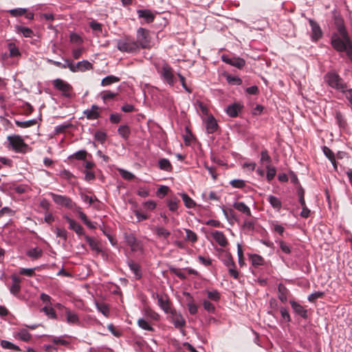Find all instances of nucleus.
Instances as JSON below:
<instances>
[{
	"label": "nucleus",
	"instance_id": "obj_1",
	"mask_svg": "<svg viewBox=\"0 0 352 352\" xmlns=\"http://www.w3.org/2000/svg\"><path fill=\"white\" fill-rule=\"evenodd\" d=\"M338 34H333L331 45L338 52H345L348 58L352 62V43L343 25L338 27Z\"/></svg>",
	"mask_w": 352,
	"mask_h": 352
},
{
	"label": "nucleus",
	"instance_id": "obj_2",
	"mask_svg": "<svg viewBox=\"0 0 352 352\" xmlns=\"http://www.w3.org/2000/svg\"><path fill=\"white\" fill-rule=\"evenodd\" d=\"M155 68L164 82L170 87L175 85L177 79L174 74L173 69L169 64L166 62H164L162 66L156 65Z\"/></svg>",
	"mask_w": 352,
	"mask_h": 352
},
{
	"label": "nucleus",
	"instance_id": "obj_3",
	"mask_svg": "<svg viewBox=\"0 0 352 352\" xmlns=\"http://www.w3.org/2000/svg\"><path fill=\"white\" fill-rule=\"evenodd\" d=\"M9 149L16 153H25L28 150V145L24 142L23 139L19 135H8L7 137Z\"/></svg>",
	"mask_w": 352,
	"mask_h": 352
},
{
	"label": "nucleus",
	"instance_id": "obj_4",
	"mask_svg": "<svg viewBox=\"0 0 352 352\" xmlns=\"http://www.w3.org/2000/svg\"><path fill=\"white\" fill-rule=\"evenodd\" d=\"M117 48L122 52L133 53L139 50V45L133 38L124 37L117 41Z\"/></svg>",
	"mask_w": 352,
	"mask_h": 352
},
{
	"label": "nucleus",
	"instance_id": "obj_5",
	"mask_svg": "<svg viewBox=\"0 0 352 352\" xmlns=\"http://www.w3.org/2000/svg\"><path fill=\"white\" fill-rule=\"evenodd\" d=\"M324 78L325 81L330 87L340 91L345 95L346 89V85L338 74L335 72H329L325 75Z\"/></svg>",
	"mask_w": 352,
	"mask_h": 352
},
{
	"label": "nucleus",
	"instance_id": "obj_6",
	"mask_svg": "<svg viewBox=\"0 0 352 352\" xmlns=\"http://www.w3.org/2000/svg\"><path fill=\"white\" fill-rule=\"evenodd\" d=\"M49 195L52 197L54 202L58 206L64 207L72 210L76 205V204L67 196L56 194L52 192H49Z\"/></svg>",
	"mask_w": 352,
	"mask_h": 352
},
{
	"label": "nucleus",
	"instance_id": "obj_7",
	"mask_svg": "<svg viewBox=\"0 0 352 352\" xmlns=\"http://www.w3.org/2000/svg\"><path fill=\"white\" fill-rule=\"evenodd\" d=\"M139 47L148 48L150 47V37L148 30L144 28H140L137 31V41H135Z\"/></svg>",
	"mask_w": 352,
	"mask_h": 352
},
{
	"label": "nucleus",
	"instance_id": "obj_8",
	"mask_svg": "<svg viewBox=\"0 0 352 352\" xmlns=\"http://www.w3.org/2000/svg\"><path fill=\"white\" fill-rule=\"evenodd\" d=\"M52 84L56 89L62 92L64 96L67 98L71 96L72 86L69 83L62 79L56 78L53 80Z\"/></svg>",
	"mask_w": 352,
	"mask_h": 352
},
{
	"label": "nucleus",
	"instance_id": "obj_9",
	"mask_svg": "<svg viewBox=\"0 0 352 352\" xmlns=\"http://www.w3.org/2000/svg\"><path fill=\"white\" fill-rule=\"evenodd\" d=\"M124 239L127 245L131 248L133 252H142L143 250L142 242L138 241L133 234L124 235Z\"/></svg>",
	"mask_w": 352,
	"mask_h": 352
},
{
	"label": "nucleus",
	"instance_id": "obj_10",
	"mask_svg": "<svg viewBox=\"0 0 352 352\" xmlns=\"http://www.w3.org/2000/svg\"><path fill=\"white\" fill-rule=\"evenodd\" d=\"M170 320L177 329H182L186 325V320L181 313L173 309L170 313Z\"/></svg>",
	"mask_w": 352,
	"mask_h": 352
},
{
	"label": "nucleus",
	"instance_id": "obj_11",
	"mask_svg": "<svg viewBox=\"0 0 352 352\" xmlns=\"http://www.w3.org/2000/svg\"><path fill=\"white\" fill-rule=\"evenodd\" d=\"M311 28V38L312 41H318L322 36V32L319 25L313 19L309 20Z\"/></svg>",
	"mask_w": 352,
	"mask_h": 352
},
{
	"label": "nucleus",
	"instance_id": "obj_12",
	"mask_svg": "<svg viewBox=\"0 0 352 352\" xmlns=\"http://www.w3.org/2000/svg\"><path fill=\"white\" fill-rule=\"evenodd\" d=\"M204 122L206 125V129L208 133H213L217 131L219 126L213 116H208L204 120Z\"/></svg>",
	"mask_w": 352,
	"mask_h": 352
},
{
	"label": "nucleus",
	"instance_id": "obj_13",
	"mask_svg": "<svg viewBox=\"0 0 352 352\" xmlns=\"http://www.w3.org/2000/svg\"><path fill=\"white\" fill-rule=\"evenodd\" d=\"M100 113V108L96 104H92L90 109H87L83 112L88 120H96L99 118Z\"/></svg>",
	"mask_w": 352,
	"mask_h": 352
},
{
	"label": "nucleus",
	"instance_id": "obj_14",
	"mask_svg": "<svg viewBox=\"0 0 352 352\" xmlns=\"http://www.w3.org/2000/svg\"><path fill=\"white\" fill-rule=\"evenodd\" d=\"M222 60L223 62L234 66L238 69L243 68L245 65V61L239 57H232L229 58L225 56H222Z\"/></svg>",
	"mask_w": 352,
	"mask_h": 352
},
{
	"label": "nucleus",
	"instance_id": "obj_15",
	"mask_svg": "<svg viewBox=\"0 0 352 352\" xmlns=\"http://www.w3.org/2000/svg\"><path fill=\"white\" fill-rule=\"evenodd\" d=\"M64 218L68 222L69 229L74 230L78 236H85L86 234L84 232L83 228L79 223L68 216H65Z\"/></svg>",
	"mask_w": 352,
	"mask_h": 352
},
{
	"label": "nucleus",
	"instance_id": "obj_16",
	"mask_svg": "<svg viewBox=\"0 0 352 352\" xmlns=\"http://www.w3.org/2000/svg\"><path fill=\"white\" fill-rule=\"evenodd\" d=\"M243 105L240 103H233L226 109V113L231 118H236L241 111Z\"/></svg>",
	"mask_w": 352,
	"mask_h": 352
},
{
	"label": "nucleus",
	"instance_id": "obj_17",
	"mask_svg": "<svg viewBox=\"0 0 352 352\" xmlns=\"http://www.w3.org/2000/svg\"><path fill=\"white\" fill-rule=\"evenodd\" d=\"M153 230L159 239H162L164 241H166V244H168L169 242L168 238L170 234L169 230H168L166 228L162 226H159L154 227L153 228Z\"/></svg>",
	"mask_w": 352,
	"mask_h": 352
},
{
	"label": "nucleus",
	"instance_id": "obj_18",
	"mask_svg": "<svg viewBox=\"0 0 352 352\" xmlns=\"http://www.w3.org/2000/svg\"><path fill=\"white\" fill-rule=\"evenodd\" d=\"M211 236L215 242L221 247H226L228 243L225 234L221 231H213L211 232Z\"/></svg>",
	"mask_w": 352,
	"mask_h": 352
},
{
	"label": "nucleus",
	"instance_id": "obj_19",
	"mask_svg": "<svg viewBox=\"0 0 352 352\" xmlns=\"http://www.w3.org/2000/svg\"><path fill=\"white\" fill-rule=\"evenodd\" d=\"M290 305L296 314L300 316L303 318H307L308 317L307 310L298 302L294 300H291Z\"/></svg>",
	"mask_w": 352,
	"mask_h": 352
},
{
	"label": "nucleus",
	"instance_id": "obj_20",
	"mask_svg": "<svg viewBox=\"0 0 352 352\" xmlns=\"http://www.w3.org/2000/svg\"><path fill=\"white\" fill-rule=\"evenodd\" d=\"M233 207L248 217H251L252 215L250 208L244 202L236 201L233 204Z\"/></svg>",
	"mask_w": 352,
	"mask_h": 352
},
{
	"label": "nucleus",
	"instance_id": "obj_21",
	"mask_svg": "<svg viewBox=\"0 0 352 352\" xmlns=\"http://www.w3.org/2000/svg\"><path fill=\"white\" fill-rule=\"evenodd\" d=\"M137 12L138 16L143 18L148 23L153 22L154 20V14L149 10H138Z\"/></svg>",
	"mask_w": 352,
	"mask_h": 352
},
{
	"label": "nucleus",
	"instance_id": "obj_22",
	"mask_svg": "<svg viewBox=\"0 0 352 352\" xmlns=\"http://www.w3.org/2000/svg\"><path fill=\"white\" fill-rule=\"evenodd\" d=\"M157 304L166 314H169L172 310H173L171 308L168 300L163 296H157Z\"/></svg>",
	"mask_w": 352,
	"mask_h": 352
},
{
	"label": "nucleus",
	"instance_id": "obj_23",
	"mask_svg": "<svg viewBox=\"0 0 352 352\" xmlns=\"http://www.w3.org/2000/svg\"><path fill=\"white\" fill-rule=\"evenodd\" d=\"M127 264L131 271L133 273L135 278H140L142 277V272L140 265L131 260L128 261Z\"/></svg>",
	"mask_w": 352,
	"mask_h": 352
},
{
	"label": "nucleus",
	"instance_id": "obj_24",
	"mask_svg": "<svg viewBox=\"0 0 352 352\" xmlns=\"http://www.w3.org/2000/svg\"><path fill=\"white\" fill-rule=\"evenodd\" d=\"M267 201L272 207L275 209L277 212H279L282 207V202L279 198L274 195H269L267 197Z\"/></svg>",
	"mask_w": 352,
	"mask_h": 352
},
{
	"label": "nucleus",
	"instance_id": "obj_25",
	"mask_svg": "<svg viewBox=\"0 0 352 352\" xmlns=\"http://www.w3.org/2000/svg\"><path fill=\"white\" fill-rule=\"evenodd\" d=\"M14 336L15 338L24 342L30 341L32 338L31 334L25 329H20L14 335Z\"/></svg>",
	"mask_w": 352,
	"mask_h": 352
},
{
	"label": "nucleus",
	"instance_id": "obj_26",
	"mask_svg": "<svg viewBox=\"0 0 352 352\" xmlns=\"http://www.w3.org/2000/svg\"><path fill=\"white\" fill-rule=\"evenodd\" d=\"M26 255L32 260H36L42 256L43 250L39 248H32L26 252Z\"/></svg>",
	"mask_w": 352,
	"mask_h": 352
},
{
	"label": "nucleus",
	"instance_id": "obj_27",
	"mask_svg": "<svg viewBox=\"0 0 352 352\" xmlns=\"http://www.w3.org/2000/svg\"><path fill=\"white\" fill-rule=\"evenodd\" d=\"M65 314L67 322L69 324H76L79 322L78 316L74 312L65 308Z\"/></svg>",
	"mask_w": 352,
	"mask_h": 352
},
{
	"label": "nucleus",
	"instance_id": "obj_28",
	"mask_svg": "<svg viewBox=\"0 0 352 352\" xmlns=\"http://www.w3.org/2000/svg\"><path fill=\"white\" fill-rule=\"evenodd\" d=\"M250 261L252 265L254 267H258L260 265H263L264 264L263 258L258 254H250L249 255Z\"/></svg>",
	"mask_w": 352,
	"mask_h": 352
},
{
	"label": "nucleus",
	"instance_id": "obj_29",
	"mask_svg": "<svg viewBox=\"0 0 352 352\" xmlns=\"http://www.w3.org/2000/svg\"><path fill=\"white\" fill-rule=\"evenodd\" d=\"M76 67H77V72H85L86 70H89L92 68V65L87 60H82L79 61L76 64Z\"/></svg>",
	"mask_w": 352,
	"mask_h": 352
},
{
	"label": "nucleus",
	"instance_id": "obj_30",
	"mask_svg": "<svg viewBox=\"0 0 352 352\" xmlns=\"http://www.w3.org/2000/svg\"><path fill=\"white\" fill-rule=\"evenodd\" d=\"M120 81V78L117 76L109 75L104 78L101 81V85L103 87L110 85L113 83L118 82Z\"/></svg>",
	"mask_w": 352,
	"mask_h": 352
},
{
	"label": "nucleus",
	"instance_id": "obj_31",
	"mask_svg": "<svg viewBox=\"0 0 352 352\" xmlns=\"http://www.w3.org/2000/svg\"><path fill=\"white\" fill-rule=\"evenodd\" d=\"M89 26L96 36H99L102 34V25L96 21H91Z\"/></svg>",
	"mask_w": 352,
	"mask_h": 352
},
{
	"label": "nucleus",
	"instance_id": "obj_32",
	"mask_svg": "<svg viewBox=\"0 0 352 352\" xmlns=\"http://www.w3.org/2000/svg\"><path fill=\"white\" fill-rule=\"evenodd\" d=\"M278 290L279 300L283 302H286L287 300V288L283 284H279L278 286Z\"/></svg>",
	"mask_w": 352,
	"mask_h": 352
},
{
	"label": "nucleus",
	"instance_id": "obj_33",
	"mask_svg": "<svg viewBox=\"0 0 352 352\" xmlns=\"http://www.w3.org/2000/svg\"><path fill=\"white\" fill-rule=\"evenodd\" d=\"M85 239L86 241L89 243L92 250H94L98 253L101 252V249L99 246V244L96 240L89 236L88 235H85Z\"/></svg>",
	"mask_w": 352,
	"mask_h": 352
},
{
	"label": "nucleus",
	"instance_id": "obj_34",
	"mask_svg": "<svg viewBox=\"0 0 352 352\" xmlns=\"http://www.w3.org/2000/svg\"><path fill=\"white\" fill-rule=\"evenodd\" d=\"M118 134L124 140H127L130 135L131 130L129 126L124 124L119 126L118 129Z\"/></svg>",
	"mask_w": 352,
	"mask_h": 352
},
{
	"label": "nucleus",
	"instance_id": "obj_35",
	"mask_svg": "<svg viewBox=\"0 0 352 352\" xmlns=\"http://www.w3.org/2000/svg\"><path fill=\"white\" fill-rule=\"evenodd\" d=\"M138 325L139 327L144 330L149 331H153L154 328L152 327V325L145 319L144 318H140L138 320Z\"/></svg>",
	"mask_w": 352,
	"mask_h": 352
},
{
	"label": "nucleus",
	"instance_id": "obj_36",
	"mask_svg": "<svg viewBox=\"0 0 352 352\" xmlns=\"http://www.w3.org/2000/svg\"><path fill=\"white\" fill-rule=\"evenodd\" d=\"M8 49L9 50V56L10 57H16L21 55L19 48L14 43H9L8 44Z\"/></svg>",
	"mask_w": 352,
	"mask_h": 352
},
{
	"label": "nucleus",
	"instance_id": "obj_37",
	"mask_svg": "<svg viewBox=\"0 0 352 352\" xmlns=\"http://www.w3.org/2000/svg\"><path fill=\"white\" fill-rule=\"evenodd\" d=\"M159 167L161 170L166 171H170L172 170V166L170 161L168 159L162 158L159 160Z\"/></svg>",
	"mask_w": 352,
	"mask_h": 352
},
{
	"label": "nucleus",
	"instance_id": "obj_38",
	"mask_svg": "<svg viewBox=\"0 0 352 352\" xmlns=\"http://www.w3.org/2000/svg\"><path fill=\"white\" fill-rule=\"evenodd\" d=\"M117 95V93L112 92L111 91H104L100 94L101 98L104 103L109 100H113Z\"/></svg>",
	"mask_w": 352,
	"mask_h": 352
},
{
	"label": "nucleus",
	"instance_id": "obj_39",
	"mask_svg": "<svg viewBox=\"0 0 352 352\" xmlns=\"http://www.w3.org/2000/svg\"><path fill=\"white\" fill-rule=\"evenodd\" d=\"M96 306L98 311L102 313L105 317H108L109 315V308L106 303L104 302H96Z\"/></svg>",
	"mask_w": 352,
	"mask_h": 352
},
{
	"label": "nucleus",
	"instance_id": "obj_40",
	"mask_svg": "<svg viewBox=\"0 0 352 352\" xmlns=\"http://www.w3.org/2000/svg\"><path fill=\"white\" fill-rule=\"evenodd\" d=\"M16 29L18 32L21 33L25 37L30 38L33 35V31L29 28L17 25Z\"/></svg>",
	"mask_w": 352,
	"mask_h": 352
},
{
	"label": "nucleus",
	"instance_id": "obj_41",
	"mask_svg": "<svg viewBox=\"0 0 352 352\" xmlns=\"http://www.w3.org/2000/svg\"><path fill=\"white\" fill-rule=\"evenodd\" d=\"M27 8H18L9 10L8 12H9L10 14L13 17H19L25 14L27 12Z\"/></svg>",
	"mask_w": 352,
	"mask_h": 352
},
{
	"label": "nucleus",
	"instance_id": "obj_42",
	"mask_svg": "<svg viewBox=\"0 0 352 352\" xmlns=\"http://www.w3.org/2000/svg\"><path fill=\"white\" fill-rule=\"evenodd\" d=\"M184 230L186 234V236L185 238L186 241H190L192 243H194L197 241L198 237H197V234L195 232H193L192 230H191L190 229H184Z\"/></svg>",
	"mask_w": 352,
	"mask_h": 352
},
{
	"label": "nucleus",
	"instance_id": "obj_43",
	"mask_svg": "<svg viewBox=\"0 0 352 352\" xmlns=\"http://www.w3.org/2000/svg\"><path fill=\"white\" fill-rule=\"evenodd\" d=\"M87 155V152L85 150H80L69 155L68 159L75 158L78 160H85L86 159Z\"/></svg>",
	"mask_w": 352,
	"mask_h": 352
},
{
	"label": "nucleus",
	"instance_id": "obj_44",
	"mask_svg": "<svg viewBox=\"0 0 352 352\" xmlns=\"http://www.w3.org/2000/svg\"><path fill=\"white\" fill-rule=\"evenodd\" d=\"M1 346L3 349L16 350V351L21 350L19 346L12 343L10 341L5 340H3L1 341Z\"/></svg>",
	"mask_w": 352,
	"mask_h": 352
},
{
	"label": "nucleus",
	"instance_id": "obj_45",
	"mask_svg": "<svg viewBox=\"0 0 352 352\" xmlns=\"http://www.w3.org/2000/svg\"><path fill=\"white\" fill-rule=\"evenodd\" d=\"M15 123L17 126L21 128H28L36 124V120H29L26 121L15 120Z\"/></svg>",
	"mask_w": 352,
	"mask_h": 352
},
{
	"label": "nucleus",
	"instance_id": "obj_46",
	"mask_svg": "<svg viewBox=\"0 0 352 352\" xmlns=\"http://www.w3.org/2000/svg\"><path fill=\"white\" fill-rule=\"evenodd\" d=\"M42 311H43L46 316L49 318L52 319H56V314L54 311V309L50 307V305H45L44 307L42 308Z\"/></svg>",
	"mask_w": 352,
	"mask_h": 352
},
{
	"label": "nucleus",
	"instance_id": "obj_47",
	"mask_svg": "<svg viewBox=\"0 0 352 352\" xmlns=\"http://www.w3.org/2000/svg\"><path fill=\"white\" fill-rule=\"evenodd\" d=\"M181 197L182 198L183 201L184 202L185 206L188 208H192L195 206V201L186 194L182 193L181 194Z\"/></svg>",
	"mask_w": 352,
	"mask_h": 352
},
{
	"label": "nucleus",
	"instance_id": "obj_48",
	"mask_svg": "<svg viewBox=\"0 0 352 352\" xmlns=\"http://www.w3.org/2000/svg\"><path fill=\"white\" fill-rule=\"evenodd\" d=\"M206 294H207L208 298L211 300L217 302L220 299L221 295L216 289L212 291L206 290Z\"/></svg>",
	"mask_w": 352,
	"mask_h": 352
},
{
	"label": "nucleus",
	"instance_id": "obj_49",
	"mask_svg": "<svg viewBox=\"0 0 352 352\" xmlns=\"http://www.w3.org/2000/svg\"><path fill=\"white\" fill-rule=\"evenodd\" d=\"M255 222L252 219H245L243 223V228L248 232L252 231L254 229Z\"/></svg>",
	"mask_w": 352,
	"mask_h": 352
},
{
	"label": "nucleus",
	"instance_id": "obj_50",
	"mask_svg": "<svg viewBox=\"0 0 352 352\" xmlns=\"http://www.w3.org/2000/svg\"><path fill=\"white\" fill-rule=\"evenodd\" d=\"M118 172L122 177L124 179L131 180L135 177V175L132 173L123 168H118Z\"/></svg>",
	"mask_w": 352,
	"mask_h": 352
},
{
	"label": "nucleus",
	"instance_id": "obj_51",
	"mask_svg": "<svg viewBox=\"0 0 352 352\" xmlns=\"http://www.w3.org/2000/svg\"><path fill=\"white\" fill-rule=\"evenodd\" d=\"M203 307L205 310H206L209 313H214L215 307L212 303H211L208 300L204 299L202 302Z\"/></svg>",
	"mask_w": 352,
	"mask_h": 352
},
{
	"label": "nucleus",
	"instance_id": "obj_52",
	"mask_svg": "<svg viewBox=\"0 0 352 352\" xmlns=\"http://www.w3.org/2000/svg\"><path fill=\"white\" fill-rule=\"evenodd\" d=\"M72 210L78 214L79 218L84 223L88 220L87 215L82 212L80 206L76 205L75 208H74Z\"/></svg>",
	"mask_w": 352,
	"mask_h": 352
},
{
	"label": "nucleus",
	"instance_id": "obj_53",
	"mask_svg": "<svg viewBox=\"0 0 352 352\" xmlns=\"http://www.w3.org/2000/svg\"><path fill=\"white\" fill-rule=\"evenodd\" d=\"M266 168H267L266 177H267V179L269 182H270L274 178L276 173V170L275 167H272L270 166H267Z\"/></svg>",
	"mask_w": 352,
	"mask_h": 352
},
{
	"label": "nucleus",
	"instance_id": "obj_54",
	"mask_svg": "<svg viewBox=\"0 0 352 352\" xmlns=\"http://www.w3.org/2000/svg\"><path fill=\"white\" fill-rule=\"evenodd\" d=\"M276 243H278L279 247L283 252L285 254H289L291 252V248L287 243L282 240L276 241Z\"/></svg>",
	"mask_w": 352,
	"mask_h": 352
},
{
	"label": "nucleus",
	"instance_id": "obj_55",
	"mask_svg": "<svg viewBox=\"0 0 352 352\" xmlns=\"http://www.w3.org/2000/svg\"><path fill=\"white\" fill-rule=\"evenodd\" d=\"M187 307L188 311L191 315H195L197 313L198 306L193 300L188 302L187 303Z\"/></svg>",
	"mask_w": 352,
	"mask_h": 352
},
{
	"label": "nucleus",
	"instance_id": "obj_56",
	"mask_svg": "<svg viewBox=\"0 0 352 352\" xmlns=\"http://www.w3.org/2000/svg\"><path fill=\"white\" fill-rule=\"evenodd\" d=\"M272 230L274 232L278 233L280 235H282L283 234L285 228L282 225L279 224L277 221L272 222Z\"/></svg>",
	"mask_w": 352,
	"mask_h": 352
},
{
	"label": "nucleus",
	"instance_id": "obj_57",
	"mask_svg": "<svg viewBox=\"0 0 352 352\" xmlns=\"http://www.w3.org/2000/svg\"><path fill=\"white\" fill-rule=\"evenodd\" d=\"M52 342L54 344H60L63 346H67L69 344V342L65 340L63 337H53L52 338Z\"/></svg>",
	"mask_w": 352,
	"mask_h": 352
},
{
	"label": "nucleus",
	"instance_id": "obj_58",
	"mask_svg": "<svg viewBox=\"0 0 352 352\" xmlns=\"http://www.w3.org/2000/svg\"><path fill=\"white\" fill-rule=\"evenodd\" d=\"M230 184L234 188H243L245 183L243 179H233L230 182Z\"/></svg>",
	"mask_w": 352,
	"mask_h": 352
},
{
	"label": "nucleus",
	"instance_id": "obj_59",
	"mask_svg": "<svg viewBox=\"0 0 352 352\" xmlns=\"http://www.w3.org/2000/svg\"><path fill=\"white\" fill-rule=\"evenodd\" d=\"M94 137L96 140L99 141L101 143H103L107 139V134L103 131H97L95 133Z\"/></svg>",
	"mask_w": 352,
	"mask_h": 352
},
{
	"label": "nucleus",
	"instance_id": "obj_60",
	"mask_svg": "<svg viewBox=\"0 0 352 352\" xmlns=\"http://www.w3.org/2000/svg\"><path fill=\"white\" fill-rule=\"evenodd\" d=\"M36 268H21L19 270V274L21 275L27 276L29 277H32L34 275V270Z\"/></svg>",
	"mask_w": 352,
	"mask_h": 352
},
{
	"label": "nucleus",
	"instance_id": "obj_61",
	"mask_svg": "<svg viewBox=\"0 0 352 352\" xmlns=\"http://www.w3.org/2000/svg\"><path fill=\"white\" fill-rule=\"evenodd\" d=\"M322 151L324 155L329 160V161H334V153L327 146H324L322 148Z\"/></svg>",
	"mask_w": 352,
	"mask_h": 352
},
{
	"label": "nucleus",
	"instance_id": "obj_62",
	"mask_svg": "<svg viewBox=\"0 0 352 352\" xmlns=\"http://www.w3.org/2000/svg\"><path fill=\"white\" fill-rule=\"evenodd\" d=\"M223 264L228 268L235 266L234 261L230 254H226V258L223 259Z\"/></svg>",
	"mask_w": 352,
	"mask_h": 352
},
{
	"label": "nucleus",
	"instance_id": "obj_63",
	"mask_svg": "<svg viewBox=\"0 0 352 352\" xmlns=\"http://www.w3.org/2000/svg\"><path fill=\"white\" fill-rule=\"evenodd\" d=\"M59 175L68 181L71 180L74 177V175L68 170L64 169L61 170Z\"/></svg>",
	"mask_w": 352,
	"mask_h": 352
},
{
	"label": "nucleus",
	"instance_id": "obj_64",
	"mask_svg": "<svg viewBox=\"0 0 352 352\" xmlns=\"http://www.w3.org/2000/svg\"><path fill=\"white\" fill-rule=\"evenodd\" d=\"M324 293L322 292H316L309 295L307 299L309 302H314L316 299L321 298Z\"/></svg>",
	"mask_w": 352,
	"mask_h": 352
}]
</instances>
